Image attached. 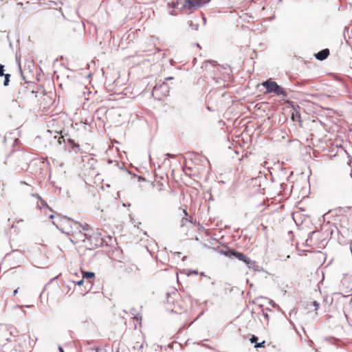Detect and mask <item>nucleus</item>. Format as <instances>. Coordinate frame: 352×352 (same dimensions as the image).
Returning a JSON list of instances; mask_svg holds the SVG:
<instances>
[{"label": "nucleus", "instance_id": "0eeeda50", "mask_svg": "<svg viewBox=\"0 0 352 352\" xmlns=\"http://www.w3.org/2000/svg\"><path fill=\"white\" fill-rule=\"evenodd\" d=\"M210 1V0H185L183 7L188 9L198 8Z\"/></svg>", "mask_w": 352, "mask_h": 352}, {"label": "nucleus", "instance_id": "39448f33", "mask_svg": "<svg viewBox=\"0 0 352 352\" xmlns=\"http://www.w3.org/2000/svg\"><path fill=\"white\" fill-rule=\"evenodd\" d=\"M233 258H236L240 261L244 263L248 267H254L255 266V261L251 260L249 257H248L245 254L239 252L235 250L234 254H232Z\"/></svg>", "mask_w": 352, "mask_h": 352}, {"label": "nucleus", "instance_id": "b1692460", "mask_svg": "<svg viewBox=\"0 0 352 352\" xmlns=\"http://www.w3.org/2000/svg\"><path fill=\"white\" fill-rule=\"evenodd\" d=\"M166 157L164 159V163H166V161L168 159V158H174L175 157V155L173 154H171V153H166Z\"/></svg>", "mask_w": 352, "mask_h": 352}, {"label": "nucleus", "instance_id": "e433bc0d", "mask_svg": "<svg viewBox=\"0 0 352 352\" xmlns=\"http://www.w3.org/2000/svg\"><path fill=\"white\" fill-rule=\"evenodd\" d=\"M54 214H50V217H49V218L51 219H54Z\"/></svg>", "mask_w": 352, "mask_h": 352}, {"label": "nucleus", "instance_id": "72a5a7b5", "mask_svg": "<svg viewBox=\"0 0 352 352\" xmlns=\"http://www.w3.org/2000/svg\"><path fill=\"white\" fill-rule=\"evenodd\" d=\"M18 290H19V288H17V289H14V292H13V295H14V296H16V294L18 293Z\"/></svg>", "mask_w": 352, "mask_h": 352}, {"label": "nucleus", "instance_id": "09e8293b", "mask_svg": "<svg viewBox=\"0 0 352 352\" xmlns=\"http://www.w3.org/2000/svg\"><path fill=\"white\" fill-rule=\"evenodd\" d=\"M135 319H136L137 320H139V317H138V316H136V317H135Z\"/></svg>", "mask_w": 352, "mask_h": 352}, {"label": "nucleus", "instance_id": "a18cd8bd", "mask_svg": "<svg viewBox=\"0 0 352 352\" xmlns=\"http://www.w3.org/2000/svg\"><path fill=\"white\" fill-rule=\"evenodd\" d=\"M96 352H98V351L100 350V349H99V348H96Z\"/></svg>", "mask_w": 352, "mask_h": 352}, {"label": "nucleus", "instance_id": "6e6552de", "mask_svg": "<svg viewBox=\"0 0 352 352\" xmlns=\"http://www.w3.org/2000/svg\"><path fill=\"white\" fill-rule=\"evenodd\" d=\"M215 250L221 254L225 255L231 258H233L232 254H234V252H235L234 249L228 248L227 246H226L224 248H221V249L219 248H215Z\"/></svg>", "mask_w": 352, "mask_h": 352}, {"label": "nucleus", "instance_id": "9d476101", "mask_svg": "<svg viewBox=\"0 0 352 352\" xmlns=\"http://www.w3.org/2000/svg\"><path fill=\"white\" fill-rule=\"evenodd\" d=\"M330 52L327 48L323 49L314 54L315 58L320 61L325 60L329 55Z\"/></svg>", "mask_w": 352, "mask_h": 352}, {"label": "nucleus", "instance_id": "f03ea898", "mask_svg": "<svg viewBox=\"0 0 352 352\" xmlns=\"http://www.w3.org/2000/svg\"><path fill=\"white\" fill-rule=\"evenodd\" d=\"M79 236V239L85 241V239L91 241V244L94 245L96 247L101 246L103 244V239L101 236V233L99 231H92L91 234H82L79 231L77 234Z\"/></svg>", "mask_w": 352, "mask_h": 352}, {"label": "nucleus", "instance_id": "7ed1b4c3", "mask_svg": "<svg viewBox=\"0 0 352 352\" xmlns=\"http://www.w3.org/2000/svg\"><path fill=\"white\" fill-rule=\"evenodd\" d=\"M37 92L31 90L29 87L25 85H21L17 92V99L23 100L26 98H36Z\"/></svg>", "mask_w": 352, "mask_h": 352}, {"label": "nucleus", "instance_id": "423d86ee", "mask_svg": "<svg viewBox=\"0 0 352 352\" xmlns=\"http://www.w3.org/2000/svg\"><path fill=\"white\" fill-rule=\"evenodd\" d=\"M169 91V87L165 82L162 83L157 82L153 88V95L157 94V91L160 92V94L157 97L166 96Z\"/></svg>", "mask_w": 352, "mask_h": 352}, {"label": "nucleus", "instance_id": "4be33fe9", "mask_svg": "<svg viewBox=\"0 0 352 352\" xmlns=\"http://www.w3.org/2000/svg\"><path fill=\"white\" fill-rule=\"evenodd\" d=\"M249 269H252L254 270V271H256V272H261L263 270V268L259 267L258 265H256L255 264V266L254 267H248Z\"/></svg>", "mask_w": 352, "mask_h": 352}, {"label": "nucleus", "instance_id": "4468645a", "mask_svg": "<svg viewBox=\"0 0 352 352\" xmlns=\"http://www.w3.org/2000/svg\"><path fill=\"white\" fill-rule=\"evenodd\" d=\"M74 151V153H78L80 151V146L78 143L74 142V144L70 145L69 151Z\"/></svg>", "mask_w": 352, "mask_h": 352}, {"label": "nucleus", "instance_id": "8fccbe9b", "mask_svg": "<svg viewBox=\"0 0 352 352\" xmlns=\"http://www.w3.org/2000/svg\"><path fill=\"white\" fill-rule=\"evenodd\" d=\"M197 47H200V45L199 43H197Z\"/></svg>", "mask_w": 352, "mask_h": 352}, {"label": "nucleus", "instance_id": "f3484780", "mask_svg": "<svg viewBox=\"0 0 352 352\" xmlns=\"http://www.w3.org/2000/svg\"><path fill=\"white\" fill-rule=\"evenodd\" d=\"M258 336H255V335H252L250 338V341L251 343H254V344H256V342H258Z\"/></svg>", "mask_w": 352, "mask_h": 352}, {"label": "nucleus", "instance_id": "79ce46f5", "mask_svg": "<svg viewBox=\"0 0 352 352\" xmlns=\"http://www.w3.org/2000/svg\"><path fill=\"white\" fill-rule=\"evenodd\" d=\"M292 120H294V114H292Z\"/></svg>", "mask_w": 352, "mask_h": 352}, {"label": "nucleus", "instance_id": "4c0bfd02", "mask_svg": "<svg viewBox=\"0 0 352 352\" xmlns=\"http://www.w3.org/2000/svg\"><path fill=\"white\" fill-rule=\"evenodd\" d=\"M184 213L186 217L188 216V212H186V210H184Z\"/></svg>", "mask_w": 352, "mask_h": 352}, {"label": "nucleus", "instance_id": "1a4fd4ad", "mask_svg": "<svg viewBox=\"0 0 352 352\" xmlns=\"http://www.w3.org/2000/svg\"><path fill=\"white\" fill-rule=\"evenodd\" d=\"M215 250L221 254L225 255L231 258H233L232 254H234V252H235L234 249L228 248L227 246H226L224 248H221V249L219 248H215Z\"/></svg>", "mask_w": 352, "mask_h": 352}, {"label": "nucleus", "instance_id": "dca6fc26", "mask_svg": "<svg viewBox=\"0 0 352 352\" xmlns=\"http://www.w3.org/2000/svg\"><path fill=\"white\" fill-rule=\"evenodd\" d=\"M208 64H212L213 66L215 65L216 64V62L214 61V60H205L203 63H202V66H201V68H207V66Z\"/></svg>", "mask_w": 352, "mask_h": 352}, {"label": "nucleus", "instance_id": "aec40b11", "mask_svg": "<svg viewBox=\"0 0 352 352\" xmlns=\"http://www.w3.org/2000/svg\"><path fill=\"white\" fill-rule=\"evenodd\" d=\"M224 289L228 290L229 293H231L233 290V288L230 287V284L226 283H225Z\"/></svg>", "mask_w": 352, "mask_h": 352}, {"label": "nucleus", "instance_id": "bb28decb", "mask_svg": "<svg viewBox=\"0 0 352 352\" xmlns=\"http://www.w3.org/2000/svg\"><path fill=\"white\" fill-rule=\"evenodd\" d=\"M85 281H84V278H82L81 280L77 281L75 284L78 285V286H81L84 284Z\"/></svg>", "mask_w": 352, "mask_h": 352}, {"label": "nucleus", "instance_id": "7c9ffc66", "mask_svg": "<svg viewBox=\"0 0 352 352\" xmlns=\"http://www.w3.org/2000/svg\"><path fill=\"white\" fill-rule=\"evenodd\" d=\"M192 28L194 29V30H197L198 29V27H199V25L198 24H192Z\"/></svg>", "mask_w": 352, "mask_h": 352}, {"label": "nucleus", "instance_id": "5701e85b", "mask_svg": "<svg viewBox=\"0 0 352 352\" xmlns=\"http://www.w3.org/2000/svg\"><path fill=\"white\" fill-rule=\"evenodd\" d=\"M188 221H189V220H188V218H186V217H183V218L182 219V220H181V225H180V226H181V227H183V226H184V224H185L186 222H188Z\"/></svg>", "mask_w": 352, "mask_h": 352}, {"label": "nucleus", "instance_id": "6ab92c4d", "mask_svg": "<svg viewBox=\"0 0 352 352\" xmlns=\"http://www.w3.org/2000/svg\"><path fill=\"white\" fill-rule=\"evenodd\" d=\"M10 254H13L14 255V256L17 257V258L22 256V253L17 250H12Z\"/></svg>", "mask_w": 352, "mask_h": 352}, {"label": "nucleus", "instance_id": "de8ad7c7", "mask_svg": "<svg viewBox=\"0 0 352 352\" xmlns=\"http://www.w3.org/2000/svg\"><path fill=\"white\" fill-rule=\"evenodd\" d=\"M186 256H184L183 257V261H184V259H186Z\"/></svg>", "mask_w": 352, "mask_h": 352}, {"label": "nucleus", "instance_id": "412c9836", "mask_svg": "<svg viewBox=\"0 0 352 352\" xmlns=\"http://www.w3.org/2000/svg\"><path fill=\"white\" fill-rule=\"evenodd\" d=\"M312 305L315 308V310L317 311L319 307H320V303L316 301V300H314L312 302H311Z\"/></svg>", "mask_w": 352, "mask_h": 352}, {"label": "nucleus", "instance_id": "cd10ccee", "mask_svg": "<svg viewBox=\"0 0 352 352\" xmlns=\"http://www.w3.org/2000/svg\"><path fill=\"white\" fill-rule=\"evenodd\" d=\"M67 144L70 146V145H72V144H74L75 141H74V140H72V139H71V138H68L67 139Z\"/></svg>", "mask_w": 352, "mask_h": 352}, {"label": "nucleus", "instance_id": "f8f14e48", "mask_svg": "<svg viewBox=\"0 0 352 352\" xmlns=\"http://www.w3.org/2000/svg\"><path fill=\"white\" fill-rule=\"evenodd\" d=\"M94 276H95V273L94 272H88V271L82 272V278L84 279L85 278L87 280H89V279L93 278Z\"/></svg>", "mask_w": 352, "mask_h": 352}, {"label": "nucleus", "instance_id": "c9c22d12", "mask_svg": "<svg viewBox=\"0 0 352 352\" xmlns=\"http://www.w3.org/2000/svg\"><path fill=\"white\" fill-rule=\"evenodd\" d=\"M91 162H94V158H91L89 161V163H91V166H93V163Z\"/></svg>", "mask_w": 352, "mask_h": 352}, {"label": "nucleus", "instance_id": "ddd939ff", "mask_svg": "<svg viewBox=\"0 0 352 352\" xmlns=\"http://www.w3.org/2000/svg\"><path fill=\"white\" fill-rule=\"evenodd\" d=\"M54 139L57 141L58 144L60 145L62 143H65L66 140L63 135H55Z\"/></svg>", "mask_w": 352, "mask_h": 352}, {"label": "nucleus", "instance_id": "393cba45", "mask_svg": "<svg viewBox=\"0 0 352 352\" xmlns=\"http://www.w3.org/2000/svg\"><path fill=\"white\" fill-rule=\"evenodd\" d=\"M36 196L41 201V204L43 206H46L47 207H48L47 203L38 195H36Z\"/></svg>", "mask_w": 352, "mask_h": 352}, {"label": "nucleus", "instance_id": "c03bdc74", "mask_svg": "<svg viewBox=\"0 0 352 352\" xmlns=\"http://www.w3.org/2000/svg\"><path fill=\"white\" fill-rule=\"evenodd\" d=\"M283 186H284V184H280V186H281L282 188H283Z\"/></svg>", "mask_w": 352, "mask_h": 352}, {"label": "nucleus", "instance_id": "c756f323", "mask_svg": "<svg viewBox=\"0 0 352 352\" xmlns=\"http://www.w3.org/2000/svg\"><path fill=\"white\" fill-rule=\"evenodd\" d=\"M315 233H316V232H315V231H313V232H309V237H308V239H307V241H308V240H309V239H311V238H312V236H313V235H314Z\"/></svg>", "mask_w": 352, "mask_h": 352}, {"label": "nucleus", "instance_id": "9b49d317", "mask_svg": "<svg viewBox=\"0 0 352 352\" xmlns=\"http://www.w3.org/2000/svg\"><path fill=\"white\" fill-rule=\"evenodd\" d=\"M137 271H139V268L138 267V266H137V265H133V264H131V265H129V266L125 269V272H126L127 274H130V273H135Z\"/></svg>", "mask_w": 352, "mask_h": 352}, {"label": "nucleus", "instance_id": "2f4dec72", "mask_svg": "<svg viewBox=\"0 0 352 352\" xmlns=\"http://www.w3.org/2000/svg\"><path fill=\"white\" fill-rule=\"evenodd\" d=\"M263 316H264V318H265V319H267V320H268V319H269V315H268V314H267V313H265V312H263Z\"/></svg>", "mask_w": 352, "mask_h": 352}, {"label": "nucleus", "instance_id": "37998d69", "mask_svg": "<svg viewBox=\"0 0 352 352\" xmlns=\"http://www.w3.org/2000/svg\"><path fill=\"white\" fill-rule=\"evenodd\" d=\"M71 242H72L73 243H76V242L73 239H71Z\"/></svg>", "mask_w": 352, "mask_h": 352}, {"label": "nucleus", "instance_id": "2eb2a0df", "mask_svg": "<svg viewBox=\"0 0 352 352\" xmlns=\"http://www.w3.org/2000/svg\"><path fill=\"white\" fill-rule=\"evenodd\" d=\"M3 76L4 77L3 85L7 87L10 83L11 76L10 74H5Z\"/></svg>", "mask_w": 352, "mask_h": 352}, {"label": "nucleus", "instance_id": "f257e3e1", "mask_svg": "<svg viewBox=\"0 0 352 352\" xmlns=\"http://www.w3.org/2000/svg\"><path fill=\"white\" fill-rule=\"evenodd\" d=\"M261 85L266 89V94H274L276 96H283L284 98L287 97L286 90L278 85L276 81L268 79L263 81Z\"/></svg>", "mask_w": 352, "mask_h": 352}, {"label": "nucleus", "instance_id": "c85d7f7f", "mask_svg": "<svg viewBox=\"0 0 352 352\" xmlns=\"http://www.w3.org/2000/svg\"><path fill=\"white\" fill-rule=\"evenodd\" d=\"M198 272L197 270H190L188 274V276H190V274H197Z\"/></svg>", "mask_w": 352, "mask_h": 352}, {"label": "nucleus", "instance_id": "3c124183", "mask_svg": "<svg viewBox=\"0 0 352 352\" xmlns=\"http://www.w3.org/2000/svg\"><path fill=\"white\" fill-rule=\"evenodd\" d=\"M224 95H225V93L222 94L221 96L223 97V96H224Z\"/></svg>", "mask_w": 352, "mask_h": 352}, {"label": "nucleus", "instance_id": "20e7f679", "mask_svg": "<svg viewBox=\"0 0 352 352\" xmlns=\"http://www.w3.org/2000/svg\"><path fill=\"white\" fill-rule=\"evenodd\" d=\"M65 220L68 223L71 228L76 229L80 231L79 228H81L83 231H85V232H92V231L94 230V228L86 223H80L78 221H73L71 219L67 218V217H65Z\"/></svg>", "mask_w": 352, "mask_h": 352}, {"label": "nucleus", "instance_id": "a878e982", "mask_svg": "<svg viewBox=\"0 0 352 352\" xmlns=\"http://www.w3.org/2000/svg\"><path fill=\"white\" fill-rule=\"evenodd\" d=\"M4 65H1L0 64V77L3 76V75H4Z\"/></svg>", "mask_w": 352, "mask_h": 352}, {"label": "nucleus", "instance_id": "473e14b6", "mask_svg": "<svg viewBox=\"0 0 352 352\" xmlns=\"http://www.w3.org/2000/svg\"><path fill=\"white\" fill-rule=\"evenodd\" d=\"M58 349L59 352H65L63 348L60 345L58 346Z\"/></svg>", "mask_w": 352, "mask_h": 352}, {"label": "nucleus", "instance_id": "a19ab883", "mask_svg": "<svg viewBox=\"0 0 352 352\" xmlns=\"http://www.w3.org/2000/svg\"><path fill=\"white\" fill-rule=\"evenodd\" d=\"M207 109H208L209 111H211V109H210V107H208H208H207Z\"/></svg>", "mask_w": 352, "mask_h": 352}, {"label": "nucleus", "instance_id": "a211bd4d", "mask_svg": "<svg viewBox=\"0 0 352 352\" xmlns=\"http://www.w3.org/2000/svg\"><path fill=\"white\" fill-rule=\"evenodd\" d=\"M265 340L261 342H256V344H254V348L258 349V348H263L265 346Z\"/></svg>", "mask_w": 352, "mask_h": 352}, {"label": "nucleus", "instance_id": "49530a36", "mask_svg": "<svg viewBox=\"0 0 352 352\" xmlns=\"http://www.w3.org/2000/svg\"><path fill=\"white\" fill-rule=\"evenodd\" d=\"M178 256H180L181 252H177Z\"/></svg>", "mask_w": 352, "mask_h": 352}, {"label": "nucleus", "instance_id": "ea45409f", "mask_svg": "<svg viewBox=\"0 0 352 352\" xmlns=\"http://www.w3.org/2000/svg\"><path fill=\"white\" fill-rule=\"evenodd\" d=\"M84 234H91V232H85Z\"/></svg>", "mask_w": 352, "mask_h": 352}, {"label": "nucleus", "instance_id": "f704fd0d", "mask_svg": "<svg viewBox=\"0 0 352 352\" xmlns=\"http://www.w3.org/2000/svg\"><path fill=\"white\" fill-rule=\"evenodd\" d=\"M174 78L172 77V76H170V77H168L166 78V80H173Z\"/></svg>", "mask_w": 352, "mask_h": 352}, {"label": "nucleus", "instance_id": "58836bf2", "mask_svg": "<svg viewBox=\"0 0 352 352\" xmlns=\"http://www.w3.org/2000/svg\"><path fill=\"white\" fill-rule=\"evenodd\" d=\"M57 278H58V276L54 277L53 279H52V280H51V282H52L53 280L56 279Z\"/></svg>", "mask_w": 352, "mask_h": 352}]
</instances>
